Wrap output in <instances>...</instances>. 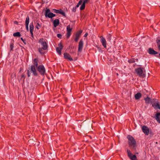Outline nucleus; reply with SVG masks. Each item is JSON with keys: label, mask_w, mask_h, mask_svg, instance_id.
Listing matches in <instances>:
<instances>
[{"label": "nucleus", "mask_w": 160, "mask_h": 160, "mask_svg": "<svg viewBox=\"0 0 160 160\" xmlns=\"http://www.w3.org/2000/svg\"><path fill=\"white\" fill-rule=\"evenodd\" d=\"M128 139L129 146L132 147L133 149L135 150L136 149V141L134 138L130 135H128L127 136Z\"/></svg>", "instance_id": "f257e3e1"}, {"label": "nucleus", "mask_w": 160, "mask_h": 160, "mask_svg": "<svg viewBox=\"0 0 160 160\" xmlns=\"http://www.w3.org/2000/svg\"><path fill=\"white\" fill-rule=\"evenodd\" d=\"M36 68L34 66H31L30 67H29L28 68L27 73L28 77L30 76L32 73L35 76L38 75V73L36 70Z\"/></svg>", "instance_id": "f03ea898"}, {"label": "nucleus", "mask_w": 160, "mask_h": 160, "mask_svg": "<svg viewBox=\"0 0 160 160\" xmlns=\"http://www.w3.org/2000/svg\"><path fill=\"white\" fill-rule=\"evenodd\" d=\"M135 70L136 73L140 77L143 78L145 76V72L143 71V68H138L136 69Z\"/></svg>", "instance_id": "7ed1b4c3"}, {"label": "nucleus", "mask_w": 160, "mask_h": 160, "mask_svg": "<svg viewBox=\"0 0 160 160\" xmlns=\"http://www.w3.org/2000/svg\"><path fill=\"white\" fill-rule=\"evenodd\" d=\"M38 42L41 44L42 48L43 50H46L48 48V45L43 38L40 39L39 40Z\"/></svg>", "instance_id": "20e7f679"}, {"label": "nucleus", "mask_w": 160, "mask_h": 160, "mask_svg": "<svg viewBox=\"0 0 160 160\" xmlns=\"http://www.w3.org/2000/svg\"><path fill=\"white\" fill-rule=\"evenodd\" d=\"M38 71L40 73L42 76H44L46 70L45 69L42 65H40L38 66L37 68Z\"/></svg>", "instance_id": "39448f33"}, {"label": "nucleus", "mask_w": 160, "mask_h": 160, "mask_svg": "<svg viewBox=\"0 0 160 160\" xmlns=\"http://www.w3.org/2000/svg\"><path fill=\"white\" fill-rule=\"evenodd\" d=\"M50 10L49 9H47L45 13V16L46 17H48L49 18H52L55 16V15L52 13L50 12Z\"/></svg>", "instance_id": "423d86ee"}, {"label": "nucleus", "mask_w": 160, "mask_h": 160, "mask_svg": "<svg viewBox=\"0 0 160 160\" xmlns=\"http://www.w3.org/2000/svg\"><path fill=\"white\" fill-rule=\"evenodd\" d=\"M152 105L155 109H160V103L158 99H155L154 102L152 103Z\"/></svg>", "instance_id": "0eeeda50"}, {"label": "nucleus", "mask_w": 160, "mask_h": 160, "mask_svg": "<svg viewBox=\"0 0 160 160\" xmlns=\"http://www.w3.org/2000/svg\"><path fill=\"white\" fill-rule=\"evenodd\" d=\"M127 152L128 157L131 160H137L136 155H133L129 150L128 149L127 150Z\"/></svg>", "instance_id": "6e6552de"}, {"label": "nucleus", "mask_w": 160, "mask_h": 160, "mask_svg": "<svg viewBox=\"0 0 160 160\" xmlns=\"http://www.w3.org/2000/svg\"><path fill=\"white\" fill-rule=\"evenodd\" d=\"M82 30H80L78 31H77L75 35V38H74V41L76 42H77L80 36H81V35L82 34Z\"/></svg>", "instance_id": "1a4fd4ad"}, {"label": "nucleus", "mask_w": 160, "mask_h": 160, "mask_svg": "<svg viewBox=\"0 0 160 160\" xmlns=\"http://www.w3.org/2000/svg\"><path fill=\"white\" fill-rule=\"evenodd\" d=\"M72 28H71L70 26L68 25L67 27V32L66 33V37L67 38H68L70 37L71 34Z\"/></svg>", "instance_id": "9d476101"}, {"label": "nucleus", "mask_w": 160, "mask_h": 160, "mask_svg": "<svg viewBox=\"0 0 160 160\" xmlns=\"http://www.w3.org/2000/svg\"><path fill=\"white\" fill-rule=\"evenodd\" d=\"M100 42L102 46L105 48L107 47V42L106 39L103 36H101L100 37Z\"/></svg>", "instance_id": "9b49d317"}, {"label": "nucleus", "mask_w": 160, "mask_h": 160, "mask_svg": "<svg viewBox=\"0 0 160 160\" xmlns=\"http://www.w3.org/2000/svg\"><path fill=\"white\" fill-rule=\"evenodd\" d=\"M83 46V42L82 39L79 42L78 48V52H81Z\"/></svg>", "instance_id": "f8f14e48"}, {"label": "nucleus", "mask_w": 160, "mask_h": 160, "mask_svg": "<svg viewBox=\"0 0 160 160\" xmlns=\"http://www.w3.org/2000/svg\"><path fill=\"white\" fill-rule=\"evenodd\" d=\"M58 47L56 48V51L59 55H60L61 53V50L63 48V46L61 43H60L58 45Z\"/></svg>", "instance_id": "ddd939ff"}, {"label": "nucleus", "mask_w": 160, "mask_h": 160, "mask_svg": "<svg viewBox=\"0 0 160 160\" xmlns=\"http://www.w3.org/2000/svg\"><path fill=\"white\" fill-rule=\"evenodd\" d=\"M144 100L146 103L149 104L150 103H152L154 102L155 99H151L148 97H147L146 98H144Z\"/></svg>", "instance_id": "4468645a"}, {"label": "nucleus", "mask_w": 160, "mask_h": 160, "mask_svg": "<svg viewBox=\"0 0 160 160\" xmlns=\"http://www.w3.org/2000/svg\"><path fill=\"white\" fill-rule=\"evenodd\" d=\"M142 129L143 132L146 135H148L149 133V130L148 128L145 126H143L142 127Z\"/></svg>", "instance_id": "2eb2a0df"}, {"label": "nucleus", "mask_w": 160, "mask_h": 160, "mask_svg": "<svg viewBox=\"0 0 160 160\" xmlns=\"http://www.w3.org/2000/svg\"><path fill=\"white\" fill-rule=\"evenodd\" d=\"M52 11L54 13L60 14L63 16H65V12L61 9H60L59 10H57L56 9H53Z\"/></svg>", "instance_id": "dca6fc26"}, {"label": "nucleus", "mask_w": 160, "mask_h": 160, "mask_svg": "<svg viewBox=\"0 0 160 160\" xmlns=\"http://www.w3.org/2000/svg\"><path fill=\"white\" fill-rule=\"evenodd\" d=\"M89 1V0H84L83 1H82V4L80 6V9L81 10H82L84 9L85 7V4L87 3Z\"/></svg>", "instance_id": "f3484780"}, {"label": "nucleus", "mask_w": 160, "mask_h": 160, "mask_svg": "<svg viewBox=\"0 0 160 160\" xmlns=\"http://www.w3.org/2000/svg\"><path fill=\"white\" fill-rule=\"evenodd\" d=\"M64 56L65 58L68 59L70 61H72L73 60L71 58L70 54L67 52L64 53Z\"/></svg>", "instance_id": "a211bd4d"}, {"label": "nucleus", "mask_w": 160, "mask_h": 160, "mask_svg": "<svg viewBox=\"0 0 160 160\" xmlns=\"http://www.w3.org/2000/svg\"><path fill=\"white\" fill-rule=\"evenodd\" d=\"M30 31L32 37L33 36V32L34 29V26L33 22L31 23L30 25Z\"/></svg>", "instance_id": "6ab92c4d"}, {"label": "nucleus", "mask_w": 160, "mask_h": 160, "mask_svg": "<svg viewBox=\"0 0 160 160\" xmlns=\"http://www.w3.org/2000/svg\"><path fill=\"white\" fill-rule=\"evenodd\" d=\"M148 53L150 54L155 55L158 53V52L154 51L151 48H149L148 49Z\"/></svg>", "instance_id": "aec40b11"}, {"label": "nucleus", "mask_w": 160, "mask_h": 160, "mask_svg": "<svg viewBox=\"0 0 160 160\" xmlns=\"http://www.w3.org/2000/svg\"><path fill=\"white\" fill-rule=\"evenodd\" d=\"M38 59L37 58H35L34 59L33 61V65H32V66H34L35 67L38 68Z\"/></svg>", "instance_id": "412c9836"}, {"label": "nucleus", "mask_w": 160, "mask_h": 160, "mask_svg": "<svg viewBox=\"0 0 160 160\" xmlns=\"http://www.w3.org/2000/svg\"><path fill=\"white\" fill-rule=\"evenodd\" d=\"M59 23V21L58 19H55L53 22V24L55 27H57Z\"/></svg>", "instance_id": "4be33fe9"}, {"label": "nucleus", "mask_w": 160, "mask_h": 160, "mask_svg": "<svg viewBox=\"0 0 160 160\" xmlns=\"http://www.w3.org/2000/svg\"><path fill=\"white\" fill-rule=\"evenodd\" d=\"M141 94L140 93L138 92L135 94V98L136 99L138 100L141 98Z\"/></svg>", "instance_id": "5701e85b"}, {"label": "nucleus", "mask_w": 160, "mask_h": 160, "mask_svg": "<svg viewBox=\"0 0 160 160\" xmlns=\"http://www.w3.org/2000/svg\"><path fill=\"white\" fill-rule=\"evenodd\" d=\"M155 118L157 122L160 123V113H158L156 114Z\"/></svg>", "instance_id": "b1692460"}, {"label": "nucleus", "mask_w": 160, "mask_h": 160, "mask_svg": "<svg viewBox=\"0 0 160 160\" xmlns=\"http://www.w3.org/2000/svg\"><path fill=\"white\" fill-rule=\"evenodd\" d=\"M29 17L28 16L27 17L26 20L25 21V25H29Z\"/></svg>", "instance_id": "393cba45"}, {"label": "nucleus", "mask_w": 160, "mask_h": 160, "mask_svg": "<svg viewBox=\"0 0 160 160\" xmlns=\"http://www.w3.org/2000/svg\"><path fill=\"white\" fill-rule=\"evenodd\" d=\"M13 36L14 37H20L21 36V34L19 32H17L15 33H14L13 34Z\"/></svg>", "instance_id": "a878e982"}, {"label": "nucleus", "mask_w": 160, "mask_h": 160, "mask_svg": "<svg viewBox=\"0 0 160 160\" xmlns=\"http://www.w3.org/2000/svg\"><path fill=\"white\" fill-rule=\"evenodd\" d=\"M156 42L157 44L158 48V49L160 50V40H157Z\"/></svg>", "instance_id": "bb28decb"}, {"label": "nucleus", "mask_w": 160, "mask_h": 160, "mask_svg": "<svg viewBox=\"0 0 160 160\" xmlns=\"http://www.w3.org/2000/svg\"><path fill=\"white\" fill-rule=\"evenodd\" d=\"M35 27L38 29H39L41 27V25L38 22H36Z\"/></svg>", "instance_id": "cd10ccee"}, {"label": "nucleus", "mask_w": 160, "mask_h": 160, "mask_svg": "<svg viewBox=\"0 0 160 160\" xmlns=\"http://www.w3.org/2000/svg\"><path fill=\"white\" fill-rule=\"evenodd\" d=\"M82 3V0H80L76 6V8H78L80 5Z\"/></svg>", "instance_id": "c85d7f7f"}, {"label": "nucleus", "mask_w": 160, "mask_h": 160, "mask_svg": "<svg viewBox=\"0 0 160 160\" xmlns=\"http://www.w3.org/2000/svg\"><path fill=\"white\" fill-rule=\"evenodd\" d=\"M107 39L109 41H110L111 39V36L110 34H108L107 36Z\"/></svg>", "instance_id": "c756f323"}, {"label": "nucleus", "mask_w": 160, "mask_h": 160, "mask_svg": "<svg viewBox=\"0 0 160 160\" xmlns=\"http://www.w3.org/2000/svg\"><path fill=\"white\" fill-rule=\"evenodd\" d=\"M135 60L133 58H132L128 60V62L130 63H133L135 62Z\"/></svg>", "instance_id": "7c9ffc66"}, {"label": "nucleus", "mask_w": 160, "mask_h": 160, "mask_svg": "<svg viewBox=\"0 0 160 160\" xmlns=\"http://www.w3.org/2000/svg\"><path fill=\"white\" fill-rule=\"evenodd\" d=\"M42 49H43L42 48H38V51L41 54L44 53Z\"/></svg>", "instance_id": "2f4dec72"}, {"label": "nucleus", "mask_w": 160, "mask_h": 160, "mask_svg": "<svg viewBox=\"0 0 160 160\" xmlns=\"http://www.w3.org/2000/svg\"><path fill=\"white\" fill-rule=\"evenodd\" d=\"M10 50L12 51L13 48V43H11L10 44Z\"/></svg>", "instance_id": "473e14b6"}, {"label": "nucleus", "mask_w": 160, "mask_h": 160, "mask_svg": "<svg viewBox=\"0 0 160 160\" xmlns=\"http://www.w3.org/2000/svg\"><path fill=\"white\" fill-rule=\"evenodd\" d=\"M62 35L60 34H57V37L59 38H62Z\"/></svg>", "instance_id": "72a5a7b5"}, {"label": "nucleus", "mask_w": 160, "mask_h": 160, "mask_svg": "<svg viewBox=\"0 0 160 160\" xmlns=\"http://www.w3.org/2000/svg\"><path fill=\"white\" fill-rule=\"evenodd\" d=\"M77 8H76V7H75V8H73L72 9V11L73 12H75L76 11V9Z\"/></svg>", "instance_id": "f704fd0d"}, {"label": "nucleus", "mask_w": 160, "mask_h": 160, "mask_svg": "<svg viewBox=\"0 0 160 160\" xmlns=\"http://www.w3.org/2000/svg\"><path fill=\"white\" fill-rule=\"evenodd\" d=\"M26 26V28L27 30L28 31L29 29H28V25H25Z\"/></svg>", "instance_id": "c9c22d12"}, {"label": "nucleus", "mask_w": 160, "mask_h": 160, "mask_svg": "<svg viewBox=\"0 0 160 160\" xmlns=\"http://www.w3.org/2000/svg\"><path fill=\"white\" fill-rule=\"evenodd\" d=\"M21 39L22 41V42H23V43H25V40L23 39L22 38H21Z\"/></svg>", "instance_id": "e433bc0d"}, {"label": "nucleus", "mask_w": 160, "mask_h": 160, "mask_svg": "<svg viewBox=\"0 0 160 160\" xmlns=\"http://www.w3.org/2000/svg\"><path fill=\"white\" fill-rule=\"evenodd\" d=\"M88 33H86L85 34V35H84V37H87V36H88Z\"/></svg>", "instance_id": "4c0bfd02"}, {"label": "nucleus", "mask_w": 160, "mask_h": 160, "mask_svg": "<svg viewBox=\"0 0 160 160\" xmlns=\"http://www.w3.org/2000/svg\"><path fill=\"white\" fill-rule=\"evenodd\" d=\"M14 23L16 24H18V22H17V21H15L14 22Z\"/></svg>", "instance_id": "58836bf2"}, {"label": "nucleus", "mask_w": 160, "mask_h": 160, "mask_svg": "<svg viewBox=\"0 0 160 160\" xmlns=\"http://www.w3.org/2000/svg\"><path fill=\"white\" fill-rule=\"evenodd\" d=\"M24 77V75H22V76H21V78H23V77Z\"/></svg>", "instance_id": "ea45409f"}, {"label": "nucleus", "mask_w": 160, "mask_h": 160, "mask_svg": "<svg viewBox=\"0 0 160 160\" xmlns=\"http://www.w3.org/2000/svg\"><path fill=\"white\" fill-rule=\"evenodd\" d=\"M159 57H160V53L159 54Z\"/></svg>", "instance_id": "a19ab883"}, {"label": "nucleus", "mask_w": 160, "mask_h": 160, "mask_svg": "<svg viewBox=\"0 0 160 160\" xmlns=\"http://www.w3.org/2000/svg\"><path fill=\"white\" fill-rule=\"evenodd\" d=\"M117 75H118V73H117Z\"/></svg>", "instance_id": "79ce46f5"}]
</instances>
